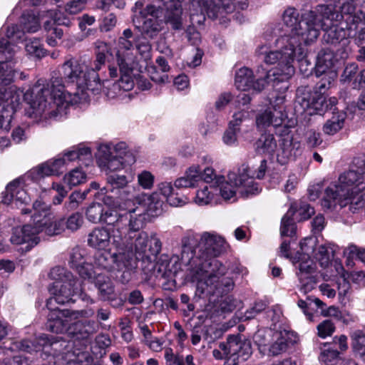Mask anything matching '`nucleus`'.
I'll list each match as a JSON object with an SVG mask.
<instances>
[{"instance_id":"473e14b6","label":"nucleus","mask_w":365,"mask_h":365,"mask_svg":"<svg viewBox=\"0 0 365 365\" xmlns=\"http://www.w3.org/2000/svg\"><path fill=\"white\" fill-rule=\"evenodd\" d=\"M237 3H240V1L233 0L231 3H225L222 0H202V4L207 15L212 18H216L218 14L223 12H232Z\"/></svg>"},{"instance_id":"0eeeda50","label":"nucleus","mask_w":365,"mask_h":365,"mask_svg":"<svg viewBox=\"0 0 365 365\" xmlns=\"http://www.w3.org/2000/svg\"><path fill=\"white\" fill-rule=\"evenodd\" d=\"M207 269L197 272V291L200 294L222 296L233 289L235 283L230 277H222L227 268L220 261H213L207 264Z\"/></svg>"},{"instance_id":"58836bf2","label":"nucleus","mask_w":365,"mask_h":365,"mask_svg":"<svg viewBox=\"0 0 365 365\" xmlns=\"http://www.w3.org/2000/svg\"><path fill=\"white\" fill-rule=\"evenodd\" d=\"M182 10L180 4H175L174 9L168 8L163 20L164 24H168L175 31H180L182 26Z\"/></svg>"},{"instance_id":"c9c22d12","label":"nucleus","mask_w":365,"mask_h":365,"mask_svg":"<svg viewBox=\"0 0 365 365\" xmlns=\"http://www.w3.org/2000/svg\"><path fill=\"white\" fill-rule=\"evenodd\" d=\"M277 148V140L273 134L264 133L255 143L257 153L272 155Z\"/></svg>"},{"instance_id":"f3484780","label":"nucleus","mask_w":365,"mask_h":365,"mask_svg":"<svg viewBox=\"0 0 365 365\" xmlns=\"http://www.w3.org/2000/svg\"><path fill=\"white\" fill-rule=\"evenodd\" d=\"M117 63L120 72V78L118 81L114 82L110 86L108 81L101 82L102 89L106 94L113 98L120 91H130L134 86L133 80L130 76L132 71L130 66V58L118 51L116 53Z\"/></svg>"},{"instance_id":"1a4fd4ad","label":"nucleus","mask_w":365,"mask_h":365,"mask_svg":"<svg viewBox=\"0 0 365 365\" xmlns=\"http://www.w3.org/2000/svg\"><path fill=\"white\" fill-rule=\"evenodd\" d=\"M16 53L13 43L3 37L0 38V127L3 121L9 117V104L4 100V87L11 84L14 76V70L11 64Z\"/></svg>"},{"instance_id":"20e7f679","label":"nucleus","mask_w":365,"mask_h":365,"mask_svg":"<svg viewBox=\"0 0 365 365\" xmlns=\"http://www.w3.org/2000/svg\"><path fill=\"white\" fill-rule=\"evenodd\" d=\"M276 49L267 45L259 46L257 55L267 65H276L272 75L275 80L284 81L289 79L295 72L293 66L297 53L302 55L299 40L295 36H281L275 40Z\"/></svg>"},{"instance_id":"f704fd0d","label":"nucleus","mask_w":365,"mask_h":365,"mask_svg":"<svg viewBox=\"0 0 365 365\" xmlns=\"http://www.w3.org/2000/svg\"><path fill=\"white\" fill-rule=\"evenodd\" d=\"M94 284L102 301L109 299V297L115 292L113 282L106 275L98 274L95 278Z\"/></svg>"},{"instance_id":"ea45409f","label":"nucleus","mask_w":365,"mask_h":365,"mask_svg":"<svg viewBox=\"0 0 365 365\" xmlns=\"http://www.w3.org/2000/svg\"><path fill=\"white\" fill-rule=\"evenodd\" d=\"M160 193L166 197L167 202L172 206L178 207L185 205L187 198L185 197H178V193H175L173 187L170 182H161L159 185Z\"/></svg>"},{"instance_id":"ddd939ff","label":"nucleus","mask_w":365,"mask_h":365,"mask_svg":"<svg viewBox=\"0 0 365 365\" xmlns=\"http://www.w3.org/2000/svg\"><path fill=\"white\" fill-rule=\"evenodd\" d=\"M341 1L340 12L337 11L332 5L320 4L317 6H327L330 8L331 12L329 16L330 17H333V19H326L322 16H319L322 29H325L326 27L329 26V24L339 22L342 19L344 20V21L342 23L345 26H349L351 27L354 26L358 29L359 24L361 23L365 18L364 14L361 11H356V6L354 4L355 0Z\"/></svg>"},{"instance_id":"4d7b16f0","label":"nucleus","mask_w":365,"mask_h":365,"mask_svg":"<svg viewBox=\"0 0 365 365\" xmlns=\"http://www.w3.org/2000/svg\"><path fill=\"white\" fill-rule=\"evenodd\" d=\"M25 49L29 55L37 58H41L45 54L44 49L42 48L40 41L37 38L27 41Z\"/></svg>"},{"instance_id":"c03bdc74","label":"nucleus","mask_w":365,"mask_h":365,"mask_svg":"<svg viewBox=\"0 0 365 365\" xmlns=\"http://www.w3.org/2000/svg\"><path fill=\"white\" fill-rule=\"evenodd\" d=\"M96 49V58L94 63V68L91 69L95 70L97 73V71L100 70L101 66L105 64L107 55L111 53L109 45L105 42H98Z\"/></svg>"},{"instance_id":"423d86ee","label":"nucleus","mask_w":365,"mask_h":365,"mask_svg":"<svg viewBox=\"0 0 365 365\" xmlns=\"http://www.w3.org/2000/svg\"><path fill=\"white\" fill-rule=\"evenodd\" d=\"M138 209L118 212L114 210H104L101 222L113 226L112 244L124 255L125 244L135 242V237L145 225L146 215L138 212Z\"/></svg>"},{"instance_id":"338daca9","label":"nucleus","mask_w":365,"mask_h":365,"mask_svg":"<svg viewBox=\"0 0 365 365\" xmlns=\"http://www.w3.org/2000/svg\"><path fill=\"white\" fill-rule=\"evenodd\" d=\"M87 0H71L66 6L65 10L70 14H76L85 7Z\"/></svg>"},{"instance_id":"0e129e2a","label":"nucleus","mask_w":365,"mask_h":365,"mask_svg":"<svg viewBox=\"0 0 365 365\" xmlns=\"http://www.w3.org/2000/svg\"><path fill=\"white\" fill-rule=\"evenodd\" d=\"M138 184L144 189H150L153 186L154 176L147 170H143L138 175Z\"/></svg>"},{"instance_id":"cd10ccee","label":"nucleus","mask_w":365,"mask_h":365,"mask_svg":"<svg viewBox=\"0 0 365 365\" xmlns=\"http://www.w3.org/2000/svg\"><path fill=\"white\" fill-rule=\"evenodd\" d=\"M36 227H38V235L44 232L46 235L53 236L61 234L64 230V222L63 220H56L53 213L45 215L42 218L34 219Z\"/></svg>"},{"instance_id":"69168bd1","label":"nucleus","mask_w":365,"mask_h":365,"mask_svg":"<svg viewBox=\"0 0 365 365\" xmlns=\"http://www.w3.org/2000/svg\"><path fill=\"white\" fill-rule=\"evenodd\" d=\"M83 222V217L79 212L73 213L66 221V227L71 231H76L81 227Z\"/></svg>"},{"instance_id":"37998d69","label":"nucleus","mask_w":365,"mask_h":365,"mask_svg":"<svg viewBox=\"0 0 365 365\" xmlns=\"http://www.w3.org/2000/svg\"><path fill=\"white\" fill-rule=\"evenodd\" d=\"M294 210L289 209L287 213L282 219L281 235L282 236L292 237L295 234L296 225L293 219Z\"/></svg>"},{"instance_id":"c756f323","label":"nucleus","mask_w":365,"mask_h":365,"mask_svg":"<svg viewBox=\"0 0 365 365\" xmlns=\"http://www.w3.org/2000/svg\"><path fill=\"white\" fill-rule=\"evenodd\" d=\"M98 155L100 165L106 167L111 172L120 170L125 165H129L124 162L123 159L112 155L110 148L107 146H100Z\"/></svg>"},{"instance_id":"7c9ffc66","label":"nucleus","mask_w":365,"mask_h":365,"mask_svg":"<svg viewBox=\"0 0 365 365\" xmlns=\"http://www.w3.org/2000/svg\"><path fill=\"white\" fill-rule=\"evenodd\" d=\"M112 235L105 227H96L88 235V245L96 250H104L110 242Z\"/></svg>"},{"instance_id":"39448f33","label":"nucleus","mask_w":365,"mask_h":365,"mask_svg":"<svg viewBox=\"0 0 365 365\" xmlns=\"http://www.w3.org/2000/svg\"><path fill=\"white\" fill-rule=\"evenodd\" d=\"M330 8L316 6L314 10L304 11L300 16L294 8L287 9L283 14L282 20L284 25L289 29L288 34L284 36H295L300 44H309L315 41L320 34L322 24L319 16L331 18Z\"/></svg>"},{"instance_id":"49530a36","label":"nucleus","mask_w":365,"mask_h":365,"mask_svg":"<svg viewBox=\"0 0 365 365\" xmlns=\"http://www.w3.org/2000/svg\"><path fill=\"white\" fill-rule=\"evenodd\" d=\"M21 23L25 31L34 33L40 28L38 18L31 13H24L21 17Z\"/></svg>"},{"instance_id":"6e6d98bb","label":"nucleus","mask_w":365,"mask_h":365,"mask_svg":"<svg viewBox=\"0 0 365 365\" xmlns=\"http://www.w3.org/2000/svg\"><path fill=\"white\" fill-rule=\"evenodd\" d=\"M85 200L83 194L80 191L73 192L68 197V199L64 203V209L67 212L76 210Z\"/></svg>"},{"instance_id":"de8ad7c7","label":"nucleus","mask_w":365,"mask_h":365,"mask_svg":"<svg viewBox=\"0 0 365 365\" xmlns=\"http://www.w3.org/2000/svg\"><path fill=\"white\" fill-rule=\"evenodd\" d=\"M352 340L354 351L365 363V334L361 331L357 330L353 333Z\"/></svg>"},{"instance_id":"393cba45","label":"nucleus","mask_w":365,"mask_h":365,"mask_svg":"<svg viewBox=\"0 0 365 365\" xmlns=\"http://www.w3.org/2000/svg\"><path fill=\"white\" fill-rule=\"evenodd\" d=\"M38 227L34 224H27L22 227L18 226L12 229L10 241L14 245L28 244L27 247H32L36 245L40 237L38 235Z\"/></svg>"},{"instance_id":"a211bd4d","label":"nucleus","mask_w":365,"mask_h":365,"mask_svg":"<svg viewBox=\"0 0 365 365\" xmlns=\"http://www.w3.org/2000/svg\"><path fill=\"white\" fill-rule=\"evenodd\" d=\"M107 184L101 189V194L111 193L113 196L121 200H130L134 196L135 189L128 186L127 177L118 173L108 175Z\"/></svg>"},{"instance_id":"a19ab883","label":"nucleus","mask_w":365,"mask_h":365,"mask_svg":"<svg viewBox=\"0 0 365 365\" xmlns=\"http://www.w3.org/2000/svg\"><path fill=\"white\" fill-rule=\"evenodd\" d=\"M101 146L109 147L112 155L123 159L124 162L128 165H132L135 161L134 155L128 150V146L124 142H120L115 145H101Z\"/></svg>"},{"instance_id":"052dcab7","label":"nucleus","mask_w":365,"mask_h":365,"mask_svg":"<svg viewBox=\"0 0 365 365\" xmlns=\"http://www.w3.org/2000/svg\"><path fill=\"white\" fill-rule=\"evenodd\" d=\"M270 333L258 331L255 335V341L258 345L259 351L265 354L269 344Z\"/></svg>"},{"instance_id":"c85d7f7f","label":"nucleus","mask_w":365,"mask_h":365,"mask_svg":"<svg viewBox=\"0 0 365 365\" xmlns=\"http://www.w3.org/2000/svg\"><path fill=\"white\" fill-rule=\"evenodd\" d=\"M98 329V325L93 320H78L68 326L67 333L77 339H87Z\"/></svg>"},{"instance_id":"bf43d9fd","label":"nucleus","mask_w":365,"mask_h":365,"mask_svg":"<svg viewBox=\"0 0 365 365\" xmlns=\"http://www.w3.org/2000/svg\"><path fill=\"white\" fill-rule=\"evenodd\" d=\"M322 75H324L323 77L317 84V89L321 93H324L330 87L336 76V74L334 72H329V73L326 72Z\"/></svg>"},{"instance_id":"864d4df0","label":"nucleus","mask_w":365,"mask_h":365,"mask_svg":"<svg viewBox=\"0 0 365 365\" xmlns=\"http://www.w3.org/2000/svg\"><path fill=\"white\" fill-rule=\"evenodd\" d=\"M86 173L78 168L72 170L63 178L64 182L70 187L77 186L86 180Z\"/></svg>"},{"instance_id":"7ed1b4c3","label":"nucleus","mask_w":365,"mask_h":365,"mask_svg":"<svg viewBox=\"0 0 365 365\" xmlns=\"http://www.w3.org/2000/svg\"><path fill=\"white\" fill-rule=\"evenodd\" d=\"M351 169L340 175L337 183L331 185L325 190L322 205L326 209L341 208L353 203L357 196L365 190V183L361 181L365 173V156L355 158Z\"/></svg>"},{"instance_id":"603ef678","label":"nucleus","mask_w":365,"mask_h":365,"mask_svg":"<svg viewBox=\"0 0 365 365\" xmlns=\"http://www.w3.org/2000/svg\"><path fill=\"white\" fill-rule=\"evenodd\" d=\"M24 29L16 24L8 25L5 29V36L11 43H18L23 40L24 36Z\"/></svg>"},{"instance_id":"4c0bfd02","label":"nucleus","mask_w":365,"mask_h":365,"mask_svg":"<svg viewBox=\"0 0 365 365\" xmlns=\"http://www.w3.org/2000/svg\"><path fill=\"white\" fill-rule=\"evenodd\" d=\"M346 118V114L343 111L334 113L332 117L324 124L323 132L329 135L336 134L344 127Z\"/></svg>"},{"instance_id":"5701e85b","label":"nucleus","mask_w":365,"mask_h":365,"mask_svg":"<svg viewBox=\"0 0 365 365\" xmlns=\"http://www.w3.org/2000/svg\"><path fill=\"white\" fill-rule=\"evenodd\" d=\"M197 243V236L194 235H187L182 237L181 240L182 250L180 260L190 266V273L193 281L197 279V272H202L203 271V269H200L201 266H198L197 263H195V260H194V258L196 257Z\"/></svg>"},{"instance_id":"6ab92c4d","label":"nucleus","mask_w":365,"mask_h":365,"mask_svg":"<svg viewBox=\"0 0 365 365\" xmlns=\"http://www.w3.org/2000/svg\"><path fill=\"white\" fill-rule=\"evenodd\" d=\"M226 344L233 365L245 361L252 354L251 341L239 334L229 335Z\"/></svg>"},{"instance_id":"b1692460","label":"nucleus","mask_w":365,"mask_h":365,"mask_svg":"<svg viewBox=\"0 0 365 365\" xmlns=\"http://www.w3.org/2000/svg\"><path fill=\"white\" fill-rule=\"evenodd\" d=\"M133 24L145 40L157 38L164 29L163 20L157 16H143L140 19H133Z\"/></svg>"},{"instance_id":"2eb2a0df","label":"nucleus","mask_w":365,"mask_h":365,"mask_svg":"<svg viewBox=\"0 0 365 365\" xmlns=\"http://www.w3.org/2000/svg\"><path fill=\"white\" fill-rule=\"evenodd\" d=\"M48 310L50 312L47 315L46 329L56 334L67 331L68 327V319L91 317L94 314L92 309L72 310L68 309H53Z\"/></svg>"},{"instance_id":"f03ea898","label":"nucleus","mask_w":365,"mask_h":365,"mask_svg":"<svg viewBox=\"0 0 365 365\" xmlns=\"http://www.w3.org/2000/svg\"><path fill=\"white\" fill-rule=\"evenodd\" d=\"M134 248L138 261H141V267L147 275L155 272L163 277H167L175 273L179 268L178 256L170 257L162 255L156 261L158 255L162 249V242L157 234L151 233L149 237L145 232H140L135 238Z\"/></svg>"},{"instance_id":"2f4dec72","label":"nucleus","mask_w":365,"mask_h":365,"mask_svg":"<svg viewBox=\"0 0 365 365\" xmlns=\"http://www.w3.org/2000/svg\"><path fill=\"white\" fill-rule=\"evenodd\" d=\"M339 59H341L339 56H336L335 50L332 49H322L317 55V62L315 65L316 74L321 76L325 73L330 69Z\"/></svg>"},{"instance_id":"774afa93","label":"nucleus","mask_w":365,"mask_h":365,"mask_svg":"<svg viewBox=\"0 0 365 365\" xmlns=\"http://www.w3.org/2000/svg\"><path fill=\"white\" fill-rule=\"evenodd\" d=\"M357 72L358 66L356 63L348 64L341 76V81L344 83L351 81L356 76Z\"/></svg>"},{"instance_id":"9b49d317","label":"nucleus","mask_w":365,"mask_h":365,"mask_svg":"<svg viewBox=\"0 0 365 365\" xmlns=\"http://www.w3.org/2000/svg\"><path fill=\"white\" fill-rule=\"evenodd\" d=\"M322 37V41L330 46L331 49H334L336 56L341 59H345L348 57L350 51L349 43L350 38L354 37L357 31L354 26H346L343 23L334 26V24H329L325 29Z\"/></svg>"},{"instance_id":"e2e57ef3","label":"nucleus","mask_w":365,"mask_h":365,"mask_svg":"<svg viewBox=\"0 0 365 365\" xmlns=\"http://www.w3.org/2000/svg\"><path fill=\"white\" fill-rule=\"evenodd\" d=\"M317 330L318 335L322 338H325L334 333L335 327L331 320L327 319L318 324Z\"/></svg>"},{"instance_id":"dca6fc26","label":"nucleus","mask_w":365,"mask_h":365,"mask_svg":"<svg viewBox=\"0 0 365 365\" xmlns=\"http://www.w3.org/2000/svg\"><path fill=\"white\" fill-rule=\"evenodd\" d=\"M124 255H121L119 249L115 247L116 252L110 254L108 252H98L95 255L94 264L96 266L109 270L112 268V264L118 261L122 262L123 266L128 269L137 267V258L134 248V242L125 244Z\"/></svg>"},{"instance_id":"f257e3e1","label":"nucleus","mask_w":365,"mask_h":365,"mask_svg":"<svg viewBox=\"0 0 365 365\" xmlns=\"http://www.w3.org/2000/svg\"><path fill=\"white\" fill-rule=\"evenodd\" d=\"M73 86L83 92L86 90L98 93L102 83L98 73L89 69L76 58L70 57L61 66L49 82L38 80L24 93V99L29 105L26 114L36 121L41 118L56 117L64 103H67L66 88Z\"/></svg>"},{"instance_id":"aec40b11","label":"nucleus","mask_w":365,"mask_h":365,"mask_svg":"<svg viewBox=\"0 0 365 365\" xmlns=\"http://www.w3.org/2000/svg\"><path fill=\"white\" fill-rule=\"evenodd\" d=\"M255 79L253 71L247 67L237 71L235 73V84L237 89L243 91L253 90L257 93L261 92L265 88L267 82L265 80L266 74Z\"/></svg>"},{"instance_id":"13d9d810","label":"nucleus","mask_w":365,"mask_h":365,"mask_svg":"<svg viewBox=\"0 0 365 365\" xmlns=\"http://www.w3.org/2000/svg\"><path fill=\"white\" fill-rule=\"evenodd\" d=\"M299 271L297 272V275L301 276L302 274H316V266L313 261L308 257L307 259L305 256L301 259L298 265Z\"/></svg>"},{"instance_id":"6e6552de","label":"nucleus","mask_w":365,"mask_h":365,"mask_svg":"<svg viewBox=\"0 0 365 365\" xmlns=\"http://www.w3.org/2000/svg\"><path fill=\"white\" fill-rule=\"evenodd\" d=\"M49 276L55 282L48 288L51 297L46 301L48 309H58L54 306V303L62 305L74 303L76 300L73 292L76 279L72 273L63 267H55L51 270Z\"/></svg>"},{"instance_id":"09e8293b","label":"nucleus","mask_w":365,"mask_h":365,"mask_svg":"<svg viewBox=\"0 0 365 365\" xmlns=\"http://www.w3.org/2000/svg\"><path fill=\"white\" fill-rule=\"evenodd\" d=\"M104 208L101 203H92L86 210V216L93 223L101 222Z\"/></svg>"},{"instance_id":"5fc2aeb1","label":"nucleus","mask_w":365,"mask_h":365,"mask_svg":"<svg viewBox=\"0 0 365 365\" xmlns=\"http://www.w3.org/2000/svg\"><path fill=\"white\" fill-rule=\"evenodd\" d=\"M133 38V33L130 29H126L123 31V35L118 38V47L119 50L117 51H120L121 53H123L125 56L129 57V54L125 53L122 52L121 50L124 49L125 51H129L133 47V42L132 41Z\"/></svg>"},{"instance_id":"f8f14e48","label":"nucleus","mask_w":365,"mask_h":365,"mask_svg":"<svg viewBox=\"0 0 365 365\" xmlns=\"http://www.w3.org/2000/svg\"><path fill=\"white\" fill-rule=\"evenodd\" d=\"M246 171L245 168L243 169V173H239L238 175L230 173L228 180L219 185L220 195L225 200L235 198L237 192L242 197L256 195L260 192L258 185L245 173Z\"/></svg>"},{"instance_id":"a878e982","label":"nucleus","mask_w":365,"mask_h":365,"mask_svg":"<svg viewBox=\"0 0 365 365\" xmlns=\"http://www.w3.org/2000/svg\"><path fill=\"white\" fill-rule=\"evenodd\" d=\"M2 202L4 204H11L16 207L19 205H26L30 201V197L26 191L23 188L21 180L16 179L11 182L2 193Z\"/></svg>"},{"instance_id":"4be33fe9","label":"nucleus","mask_w":365,"mask_h":365,"mask_svg":"<svg viewBox=\"0 0 365 365\" xmlns=\"http://www.w3.org/2000/svg\"><path fill=\"white\" fill-rule=\"evenodd\" d=\"M66 166V160L61 155L51 159L32 169L27 177L32 180H38L51 175H59L63 173Z\"/></svg>"},{"instance_id":"8fccbe9b","label":"nucleus","mask_w":365,"mask_h":365,"mask_svg":"<svg viewBox=\"0 0 365 365\" xmlns=\"http://www.w3.org/2000/svg\"><path fill=\"white\" fill-rule=\"evenodd\" d=\"M289 209L294 210V215L299 216V220H305L309 219L314 213V210L312 207L306 202H299L292 204Z\"/></svg>"},{"instance_id":"9d476101","label":"nucleus","mask_w":365,"mask_h":365,"mask_svg":"<svg viewBox=\"0 0 365 365\" xmlns=\"http://www.w3.org/2000/svg\"><path fill=\"white\" fill-rule=\"evenodd\" d=\"M195 263L201 266L200 269H206V264L218 261L216 257L226 250V242L220 236L211 232H205L199 237H197Z\"/></svg>"},{"instance_id":"bb28decb","label":"nucleus","mask_w":365,"mask_h":365,"mask_svg":"<svg viewBox=\"0 0 365 365\" xmlns=\"http://www.w3.org/2000/svg\"><path fill=\"white\" fill-rule=\"evenodd\" d=\"M284 121L283 107L272 106L259 113L256 116V125L258 129H265L269 126L279 127Z\"/></svg>"},{"instance_id":"e433bc0d","label":"nucleus","mask_w":365,"mask_h":365,"mask_svg":"<svg viewBox=\"0 0 365 365\" xmlns=\"http://www.w3.org/2000/svg\"><path fill=\"white\" fill-rule=\"evenodd\" d=\"M48 335L42 334L33 340L24 339L17 343V347L24 351L28 353L44 351V346L48 343Z\"/></svg>"},{"instance_id":"79ce46f5","label":"nucleus","mask_w":365,"mask_h":365,"mask_svg":"<svg viewBox=\"0 0 365 365\" xmlns=\"http://www.w3.org/2000/svg\"><path fill=\"white\" fill-rule=\"evenodd\" d=\"M287 349V339L282 336L281 334H276L273 342L269 343L267 351L264 355L276 356L285 352Z\"/></svg>"},{"instance_id":"3c124183","label":"nucleus","mask_w":365,"mask_h":365,"mask_svg":"<svg viewBox=\"0 0 365 365\" xmlns=\"http://www.w3.org/2000/svg\"><path fill=\"white\" fill-rule=\"evenodd\" d=\"M333 250L331 248L322 245L314 251V257L322 267H326L331 261V254Z\"/></svg>"},{"instance_id":"412c9836","label":"nucleus","mask_w":365,"mask_h":365,"mask_svg":"<svg viewBox=\"0 0 365 365\" xmlns=\"http://www.w3.org/2000/svg\"><path fill=\"white\" fill-rule=\"evenodd\" d=\"M48 13L52 19V22L47 21L44 23V29L47 31L46 42L51 46H56L58 44V40L61 38L63 33V30L56 26H68L71 21L61 11L51 10Z\"/></svg>"},{"instance_id":"4468645a","label":"nucleus","mask_w":365,"mask_h":365,"mask_svg":"<svg viewBox=\"0 0 365 365\" xmlns=\"http://www.w3.org/2000/svg\"><path fill=\"white\" fill-rule=\"evenodd\" d=\"M48 340L44 346V352L58 358V360L61 359L66 364L82 361L81 358L84 353L80 349H75L73 341L53 336H48Z\"/></svg>"},{"instance_id":"a18cd8bd","label":"nucleus","mask_w":365,"mask_h":365,"mask_svg":"<svg viewBox=\"0 0 365 365\" xmlns=\"http://www.w3.org/2000/svg\"><path fill=\"white\" fill-rule=\"evenodd\" d=\"M299 282V290L304 294H307L314 289L318 283V277L317 274H302L298 276Z\"/></svg>"},{"instance_id":"72a5a7b5","label":"nucleus","mask_w":365,"mask_h":365,"mask_svg":"<svg viewBox=\"0 0 365 365\" xmlns=\"http://www.w3.org/2000/svg\"><path fill=\"white\" fill-rule=\"evenodd\" d=\"M201 181L200 168L199 165L190 166L185 172V176L175 181L176 188L193 187Z\"/></svg>"},{"instance_id":"680f3d73","label":"nucleus","mask_w":365,"mask_h":365,"mask_svg":"<svg viewBox=\"0 0 365 365\" xmlns=\"http://www.w3.org/2000/svg\"><path fill=\"white\" fill-rule=\"evenodd\" d=\"M339 354L336 350L327 349L322 352L320 360L326 365H335L339 361Z\"/></svg>"}]
</instances>
